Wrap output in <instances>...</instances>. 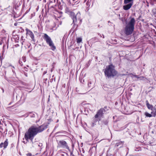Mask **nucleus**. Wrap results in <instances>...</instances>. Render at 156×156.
<instances>
[{"label": "nucleus", "instance_id": "obj_24", "mask_svg": "<svg viewBox=\"0 0 156 156\" xmlns=\"http://www.w3.org/2000/svg\"><path fill=\"white\" fill-rule=\"evenodd\" d=\"M100 36L101 37H102L101 34H100Z\"/></svg>", "mask_w": 156, "mask_h": 156}, {"label": "nucleus", "instance_id": "obj_16", "mask_svg": "<svg viewBox=\"0 0 156 156\" xmlns=\"http://www.w3.org/2000/svg\"><path fill=\"white\" fill-rule=\"evenodd\" d=\"M86 5H87V8L89 7L90 5V2L89 1H87V3Z\"/></svg>", "mask_w": 156, "mask_h": 156}, {"label": "nucleus", "instance_id": "obj_1", "mask_svg": "<svg viewBox=\"0 0 156 156\" xmlns=\"http://www.w3.org/2000/svg\"><path fill=\"white\" fill-rule=\"evenodd\" d=\"M46 128L44 125H42L38 127L35 126H32L24 134V138L27 142H29V140H30V144L31 148L35 147L37 145L36 142L33 141L34 137L38 133L42 132Z\"/></svg>", "mask_w": 156, "mask_h": 156}, {"label": "nucleus", "instance_id": "obj_26", "mask_svg": "<svg viewBox=\"0 0 156 156\" xmlns=\"http://www.w3.org/2000/svg\"><path fill=\"white\" fill-rule=\"evenodd\" d=\"M13 68H14V67L13 66H12Z\"/></svg>", "mask_w": 156, "mask_h": 156}, {"label": "nucleus", "instance_id": "obj_15", "mask_svg": "<svg viewBox=\"0 0 156 156\" xmlns=\"http://www.w3.org/2000/svg\"><path fill=\"white\" fill-rule=\"evenodd\" d=\"M122 143L121 142L119 141H118L117 143L115 144V146L116 147H118L119 144H122Z\"/></svg>", "mask_w": 156, "mask_h": 156}, {"label": "nucleus", "instance_id": "obj_8", "mask_svg": "<svg viewBox=\"0 0 156 156\" xmlns=\"http://www.w3.org/2000/svg\"><path fill=\"white\" fill-rule=\"evenodd\" d=\"M67 12L68 13L70 16L71 17L73 20V23H74L75 22H76V16L74 12L69 10V11H68Z\"/></svg>", "mask_w": 156, "mask_h": 156}, {"label": "nucleus", "instance_id": "obj_7", "mask_svg": "<svg viewBox=\"0 0 156 156\" xmlns=\"http://www.w3.org/2000/svg\"><path fill=\"white\" fill-rule=\"evenodd\" d=\"M105 111V110L102 108L99 110L97 112V114L95 115V118H101L103 116V112Z\"/></svg>", "mask_w": 156, "mask_h": 156}, {"label": "nucleus", "instance_id": "obj_9", "mask_svg": "<svg viewBox=\"0 0 156 156\" xmlns=\"http://www.w3.org/2000/svg\"><path fill=\"white\" fill-rule=\"evenodd\" d=\"M26 30L27 32V34L30 36L33 41H34V35L32 31L28 29H26Z\"/></svg>", "mask_w": 156, "mask_h": 156}, {"label": "nucleus", "instance_id": "obj_20", "mask_svg": "<svg viewBox=\"0 0 156 156\" xmlns=\"http://www.w3.org/2000/svg\"><path fill=\"white\" fill-rule=\"evenodd\" d=\"M134 76L136 77V78H138V79H139V77H138V76H137V75H134Z\"/></svg>", "mask_w": 156, "mask_h": 156}, {"label": "nucleus", "instance_id": "obj_32", "mask_svg": "<svg viewBox=\"0 0 156 156\" xmlns=\"http://www.w3.org/2000/svg\"><path fill=\"white\" fill-rule=\"evenodd\" d=\"M3 92H4V90H3Z\"/></svg>", "mask_w": 156, "mask_h": 156}, {"label": "nucleus", "instance_id": "obj_31", "mask_svg": "<svg viewBox=\"0 0 156 156\" xmlns=\"http://www.w3.org/2000/svg\"><path fill=\"white\" fill-rule=\"evenodd\" d=\"M93 126H94V124L93 123Z\"/></svg>", "mask_w": 156, "mask_h": 156}, {"label": "nucleus", "instance_id": "obj_19", "mask_svg": "<svg viewBox=\"0 0 156 156\" xmlns=\"http://www.w3.org/2000/svg\"><path fill=\"white\" fill-rule=\"evenodd\" d=\"M145 78L144 76H140L139 77V80H144Z\"/></svg>", "mask_w": 156, "mask_h": 156}, {"label": "nucleus", "instance_id": "obj_5", "mask_svg": "<svg viewBox=\"0 0 156 156\" xmlns=\"http://www.w3.org/2000/svg\"><path fill=\"white\" fill-rule=\"evenodd\" d=\"M146 105L148 109L151 110V114L153 116L155 117L156 115V107H154L153 108V105L150 104L147 100L146 101Z\"/></svg>", "mask_w": 156, "mask_h": 156}, {"label": "nucleus", "instance_id": "obj_14", "mask_svg": "<svg viewBox=\"0 0 156 156\" xmlns=\"http://www.w3.org/2000/svg\"><path fill=\"white\" fill-rule=\"evenodd\" d=\"M133 0H124V3L125 4H127L133 1Z\"/></svg>", "mask_w": 156, "mask_h": 156}, {"label": "nucleus", "instance_id": "obj_4", "mask_svg": "<svg viewBox=\"0 0 156 156\" xmlns=\"http://www.w3.org/2000/svg\"><path fill=\"white\" fill-rule=\"evenodd\" d=\"M43 38L52 50L54 51L56 49V47L55 46L53 41L51 38L47 34H44Z\"/></svg>", "mask_w": 156, "mask_h": 156}, {"label": "nucleus", "instance_id": "obj_11", "mask_svg": "<svg viewBox=\"0 0 156 156\" xmlns=\"http://www.w3.org/2000/svg\"><path fill=\"white\" fill-rule=\"evenodd\" d=\"M132 5V3H130L127 5H124L123 6V9H124V10H128L131 8Z\"/></svg>", "mask_w": 156, "mask_h": 156}, {"label": "nucleus", "instance_id": "obj_13", "mask_svg": "<svg viewBox=\"0 0 156 156\" xmlns=\"http://www.w3.org/2000/svg\"><path fill=\"white\" fill-rule=\"evenodd\" d=\"M145 115L147 117H152V115H151L150 114H149V113L147 112H146L145 113Z\"/></svg>", "mask_w": 156, "mask_h": 156}, {"label": "nucleus", "instance_id": "obj_28", "mask_svg": "<svg viewBox=\"0 0 156 156\" xmlns=\"http://www.w3.org/2000/svg\"><path fill=\"white\" fill-rule=\"evenodd\" d=\"M14 25H16V23H15Z\"/></svg>", "mask_w": 156, "mask_h": 156}, {"label": "nucleus", "instance_id": "obj_22", "mask_svg": "<svg viewBox=\"0 0 156 156\" xmlns=\"http://www.w3.org/2000/svg\"><path fill=\"white\" fill-rule=\"evenodd\" d=\"M23 142L24 143V144H26V143H27V142H25V141H23Z\"/></svg>", "mask_w": 156, "mask_h": 156}, {"label": "nucleus", "instance_id": "obj_6", "mask_svg": "<svg viewBox=\"0 0 156 156\" xmlns=\"http://www.w3.org/2000/svg\"><path fill=\"white\" fill-rule=\"evenodd\" d=\"M58 147H61L63 148L69 150V147L68 145L66 142L64 140H61L58 141Z\"/></svg>", "mask_w": 156, "mask_h": 156}, {"label": "nucleus", "instance_id": "obj_21", "mask_svg": "<svg viewBox=\"0 0 156 156\" xmlns=\"http://www.w3.org/2000/svg\"><path fill=\"white\" fill-rule=\"evenodd\" d=\"M58 13H62V12H58Z\"/></svg>", "mask_w": 156, "mask_h": 156}, {"label": "nucleus", "instance_id": "obj_27", "mask_svg": "<svg viewBox=\"0 0 156 156\" xmlns=\"http://www.w3.org/2000/svg\"><path fill=\"white\" fill-rule=\"evenodd\" d=\"M14 25H16V23H15Z\"/></svg>", "mask_w": 156, "mask_h": 156}, {"label": "nucleus", "instance_id": "obj_17", "mask_svg": "<svg viewBox=\"0 0 156 156\" xmlns=\"http://www.w3.org/2000/svg\"><path fill=\"white\" fill-rule=\"evenodd\" d=\"M26 156H35V155L32 154L30 153H28L26 154Z\"/></svg>", "mask_w": 156, "mask_h": 156}, {"label": "nucleus", "instance_id": "obj_25", "mask_svg": "<svg viewBox=\"0 0 156 156\" xmlns=\"http://www.w3.org/2000/svg\"><path fill=\"white\" fill-rule=\"evenodd\" d=\"M74 1H76V0H73Z\"/></svg>", "mask_w": 156, "mask_h": 156}, {"label": "nucleus", "instance_id": "obj_10", "mask_svg": "<svg viewBox=\"0 0 156 156\" xmlns=\"http://www.w3.org/2000/svg\"><path fill=\"white\" fill-rule=\"evenodd\" d=\"M8 140L6 139L4 142V143H2L0 144V148H2L4 147V148H6L8 145Z\"/></svg>", "mask_w": 156, "mask_h": 156}, {"label": "nucleus", "instance_id": "obj_3", "mask_svg": "<svg viewBox=\"0 0 156 156\" xmlns=\"http://www.w3.org/2000/svg\"><path fill=\"white\" fill-rule=\"evenodd\" d=\"M104 73L106 76L108 78L114 77L117 74V72L115 70V66L112 64L106 66L105 69Z\"/></svg>", "mask_w": 156, "mask_h": 156}, {"label": "nucleus", "instance_id": "obj_23", "mask_svg": "<svg viewBox=\"0 0 156 156\" xmlns=\"http://www.w3.org/2000/svg\"><path fill=\"white\" fill-rule=\"evenodd\" d=\"M102 35L103 36V38H104V36L103 35Z\"/></svg>", "mask_w": 156, "mask_h": 156}, {"label": "nucleus", "instance_id": "obj_30", "mask_svg": "<svg viewBox=\"0 0 156 156\" xmlns=\"http://www.w3.org/2000/svg\"><path fill=\"white\" fill-rule=\"evenodd\" d=\"M9 66H11V65H9Z\"/></svg>", "mask_w": 156, "mask_h": 156}, {"label": "nucleus", "instance_id": "obj_2", "mask_svg": "<svg viewBox=\"0 0 156 156\" xmlns=\"http://www.w3.org/2000/svg\"><path fill=\"white\" fill-rule=\"evenodd\" d=\"M135 20L134 18H132L130 20L126 22L124 28V32L126 35L132 34L134 31Z\"/></svg>", "mask_w": 156, "mask_h": 156}, {"label": "nucleus", "instance_id": "obj_12", "mask_svg": "<svg viewBox=\"0 0 156 156\" xmlns=\"http://www.w3.org/2000/svg\"><path fill=\"white\" fill-rule=\"evenodd\" d=\"M82 41V39L81 37H78L76 38V42L77 43H80Z\"/></svg>", "mask_w": 156, "mask_h": 156}, {"label": "nucleus", "instance_id": "obj_18", "mask_svg": "<svg viewBox=\"0 0 156 156\" xmlns=\"http://www.w3.org/2000/svg\"><path fill=\"white\" fill-rule=\"evenodd\" d=\"M91 82L90 81L88 82L87 85L88 86V87H91Z\"/></svg>", "mask_w": 156, "mask_h": 156}, {"label": "nucleus", "instance_id": "obj_33", "mask_svg": "<svg viewBox=\"0 0 156 156\" xmlns=\"http://www.w3.org/2000/svg\"><path fill=\"white\" fill-rule=\"evenodd\" d=\"M155 156H156V154H155Z\"/></svg>", "mask_w": 156, "mask_h": 156}, {"label": "nucleus", "instance_id": "obj_29", "mask_svg": "<svg viewBox=\"0 0 156 156\" xmlns=\"http://www.w3.org/2000/svg\"><path fill=\"white\" fill-rule=\"evenodd\" d=\"M54 2H55V0H54Z\"/></svg>", "mask_w": 156, "mask_h": 156}]
</instances>
